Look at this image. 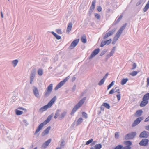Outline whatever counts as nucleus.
Masks as SVG:
<instances>
[{
  "label": "nucleus",
  "mask_w": 149,
  "mask_h": 149,
  "mask_svg": "<svg viewBox=\"0 0 149 149\" xmlns=\"http://www.w3.org/2000/svg\"><path fill=\"white\" fill-rule=\"evenodd\" d=\"M52 116H53L52 115H50L48 116L45 120L43 122L41 123L39 125L37 129L36 130V131L34 133L35 135L37 134L42 129L45 125L47 124L50 121Z\"/></svg>",
  "instance_id": "f257e3e1"
},
{
  "label": "nucleus",
  "mask_w": 149,
  "mask_h": 149,
  "mask_svg": "<svg viewBox=\"0 0 149 149\" xmlns=\"http://www.w3.org/2000/svg\"><path fill=\"white\" fill-rule=\"evenodd\" d=\"M86 98L84 97L73 108L71 113V114L74 113L76 111L83 105L86 100Z\"/></svg>",
  "instance_id": "f03ea898"
},
{
  "label": "nucleus",
  "mask_w": 149,
  "mask_h": 149,
  "mask_svg": "<svg viewBox=\"0 0 149 149\" xmlns=\"http://www.w3.org/2000/svg\"><path fill=\"white\" fill-rule=\"evenodd\" d=\"M126 26V24H125L123 25L118 30L117 33H116L114 38L115 40H117L120 36L123 31L125 29Z\"/></svg>",
  "instance_id": "7ed1b4c3"
},
{
  "label": "nucleus",
  "mask_w": 149,
  "mask_h": 149,
  "mask_svg": "<svg viewBox=\"0 0 149 149\" xmlns=\"http://www.w3.org/2000/svg\"><path fill=\"white\" fill-rule=\"evenodd\" d=\"M52 84H50L47 87V89L45 91L44 93V95L45 97H47L50 95L52 91Z\"/></svg>",
  "instance_id": "20e7f679"
},
{
  "label": "nucleus",
  "mask_w": 149,
  "mask_h": 149,
  "mask_svg": "<svg viewBox=\"0 0 149 149\" xmlns=\"http://www.w3.org/2000/svg\"><path fill=\"white\" fill-rule=\"evenodd\" d=\"M36 74V70L35 69H33L30 74V83L32 84L33 82V80L35 78Z\"/></svg>",
  "instance_id": "39448f33"
},
{
  "label": "nucleus",
  "mask_w": 149,
  "mask_h": 149,
  "mask_svg": "<svg viewBox=\"0 0 149 149\" xmlns=\"http://www.w3.org/2000/svg\"><path fill=\"white\" fill-rule=\"evenodd\" d=\"M116 30V28H114L111 30L109 31L108 32L106 33L103 37L104 40L106 39L108 37L113 35L115 32Z\"/></svg>",
  "instance_id": "423d86ee"
},
{
  "label": "nucleus",
  "mask_w": 149,
  "mask_h": 149,
  "mask_svg": "<svg viewBox=\"0 0 149 149\" xmlns=\"http://www.w3.org/2000/svg\"><path fill=\"white\" fill-rule=\"evenodd\" d=\"M136 133L135 132H133L127 134L125 137V140L131 139H133L136 135Z\"/></svg>",
  "instance_id": "0eeeda50"
},
{
  "label": "nucleus",
  "mask_w": 149,
  "mask_h": 149,
  "mask_svg": "<svg viewBox=\"0 0 149 149\" xmlns=\"http://www.w3.org/2000/svg\"><path fill=\"white\" fill-rule=\"evenodd\" d=\"M32 90L35 96L38 98H39L40 96L37 88L36 86H33L32 88Z\"/></svg>",
  "instance_id": "6e6552de"
},
{
  "label": "nucleus",
  "mask_w": 149,
  "mask_h": 149,
  "mask_svg": "<svg viewBox=\"0 0 149 149\" xmlns=\"http://www.w3.org/2000/svg\"><path fill=\"white\" fill-rule=\"evenodd\" d=\"M79 41V39H76L74 40L71 43L69 47L70 49H73L77 45Z\"/></svg>",
  "instance_id": "1a4fd4ad"
},
{
  "label": "nucleus",
  "mask_w": 149,
  "mask_h": 149,
  "mask_svg": "<svg viewBox=\"0 0 149 149\" xmlns=\"http://www.w3.org/2000/svg\"><path fill=\"white\" fill-rule=\"evenodd\" d=\"M143 118V117H140L137 118L134 122L132 124V127L136 126L138 124Z\"/></svg>",
  "instance_id": "9d476101"
},
{
  "label": "nucleus",
  "mask_w": 149,
  "mask_h": 149,
  "mask_svg": "<svg viewBox=\"0 0 149 149\" xmlns=\"http://www.w3.org/2000/svg\"><path fill=\"white\" fill-rule=\"evenodd\" d=\"M149 140L146 139H143L139 143L140 146H146L147 145Z\"/></svg>",
  "instance_id": "9b49d317"
},
{
  "label": "nucleus",
  "mask_w": 149,
  "mask_h": 149,
  "mask_svg": "<svg viewBox=\"0 0 149 149\" xmlns=\"http://www.w3.org/2000/svg\"><path fill=\"white\" fill-rule=\"evenodd\" d=\"M149 135V133L146 131H144L140 134L139 137L141 138H147Z\"/></svg>",
  "instance_id": "f8f14e48"
},
{
  "label": "nucleus",
  "mask_w": 149,
  "mask_h": 149,
  "mask_svg": "<svg viewBox=\"0 0 149 149\" xmlns=\"http://www.w3.org/2000/svg\"><path fill=\"white\" fill-rule=\"evenodd\" d=\"M51 139H49L46 141L42 145V148L43 149L45 148L49 144L51 141Z\"/></svg>",
  "instance_id": "ddd939ff"
},
{
  "label": "nucleus",
  "mask_w": 149,
  "mask_h": 149,
  "mask_svg": "<svg viewBox=\"0 0 149 149\" xmlns=\"http://www.w3.org/2000/svg\"><path fill=\"white\" fill-rule=\"evenodd\" d=\"M51 129V127L50 126L48 127L46 129H45L43 132L42 133V136H44L45 135L47 134L49 130Z\"/></svg>",
  "instance_id": "4468645a"
},
{
  "label": "nucleus",
  "mask_w": 149,
  "mask_h": 149,
  "mask_svg": "<svg viewBox=\"0 0 149 149\" xmlns=\"http://www.w3.org/2000/svg\"><path fill=\"white\" fill-rule=\"evenodd\" d=\"M56 100V96H54L51 99V100L48 103V104H47V105L49 108L51 107L52 106L54 102Z\"/></svg>",
  "instance_id": "2eb2a0df"
},
{
  "label": "nucleus",
  "mask_w": 149,
  "mask_h": 149,
  "mask_svg": "<svg viewBox=\"0 0 149 149\" xmlns=\"http://www.w3.org/2000/svg\"><path fill=\"white\" fill-rule=\"evenodd\" d=\"M48 108H49L47 105H45L41 107L38 111L39 112L42 113L43 112L46 111Z\"/></svg>",
  "instance_id": "dca6fc26"
},
{
  "label": "nucleus",
  "mask_w": 149,
  "mask_h": 149,
  "mask_svg": "<svg viewBox=\"0 0 149 149\" xmlns=\"http://www.w3.org/2000/svg\"><path fill=\"white\" fill-rule=\"evenodd\" d=\"M72 23L70 22L68 23L66 30V32L67 33H69L70 31H71L72 27Z\"/></svg>",
  "instance_id": "f3484780"
},
{
  "label": "nucleus",
  "mask_w": 149,
  "mask_h": 149,
  "mask_svg": "<svg viewBox=\"0 0 149 149\" xmlns=\"http://www.w3.org/2000/svg\"><path fill=\"white\" fill-rule=\"evenodd\" d=\"M19 61L17 59H15L11 61V63L14 67H15L18 63Z\"/></svg>",
  "instance_id": "a211bd4d"
},
{
  "label": "nucleus",
  "mask_w": 149,
  "mask_h": 149,
  "mask_svg": "<svg viewBox=\"0 0 149 149\" xmlns=\"http://www.w3.org/2000/svg\"><path fill=\"white\" fill-rule=\"evenodd\" d=\"M67 113V112L66 111H64L60 115L59 117V119L60 120H62L63 119L64 117L65 116L66 114Z\"/></svg>",
  "instance_id": "6ab92c4d"
},
{
  "label": "nucleus",
  "mask_w": 149,
  "mask_h": 149,
  "mask_svg": "<svg viewBox=\"0 0 149 149\" xmlns=\"http://www.w3.org/2000/svg\"><path fill=\"white\" fill-rule=\"evenodd\" d=\"M64 83L63 81H61L60 83H59L55 87L54 89L55 90H56L60 88L64 84Z\"/></svg>",
  "instance_id": "aec40b11"
},
{
  "label": "nucleus",
  "mask_w": 149,
  "mask_h": 149,
  "mask_svg": "<svg viewBox=\"0 0 149 149\" xmlns=\"http://www.w3.org/2000/svg\"><path fill=\"white\" fill-rule=\"evenodd\" d=\"M148 102V100H146L143 99V101L141 102L140 104V106L141 107H144L147 104Z\"/></svg>",
  "instance_id": "412c9836"
},
{
  "label": "nucleus",
  "mask_w": 149,
  "mask_h": 149,
  "mask_svg": "<svg viewBox=\"0 0 149 149\" xmlns=\"http://www.w3.org/2000/svg\"><path fill=\"white\" fill-rule=\"evenodd\" d=\"M143 111L141 110H138L135 114V116L136 117H139L141 116L142 113Z\"/></svg>",
  "instance_id": "4be33fe9"
},
{
  "label": "nucleus",
  "mask_w": 149,
  "mask_h": 149,
  "mask_svg": "<svg viewBox=\"0 0 149 149\" xmlns=\"http://www.w3.org/2000/svg\"><path fill=\"white\" fill-rule=\"evenodd\" d=\"M128 79L127 78H126L122 79L121 81V84L123 85L125 84L128 81Z\"/></svg>",
  "instance_id": "5701e85b"
},
{
  "label": "nucleus",
  "mask_w": 149,
  "mask_h": 149,
  "mask_svg": "<svg viewBox=\"0 0 149 149\" xmlns=\"http://www.w3.org/2000/svg\"><path fill=\"white\" fill-rule=\"evenodd\" d=\"M61 111V110L60 109H58L55 114L54 118L55 119L58 116H59L60 115V112Z\"/></svg>",
  "instance_id": "b1692460"
},
{
  "label": "nucleus",
  "mask_w": 149,
  "mask_h": 149,
  "mask_svg": "<svg viewBox=\"0 0 149 149\" xmlns=\"http://www.w3.org/2000/svg\"><path fill=\"white\" fill-rule=\"evenodd\" d=\"M19 110L17 109L15 110L16 114L17 115H20L23 113V111Z\"/></svg>",
  "instance_id": "393cba45"
},
{
  "label": "nucleus",
  "mask_w": 149,
  "mask_h": 149,
  "mask_svg": "<svg viewBox=\"0 0 149 149\" xmlns=\"http://www.w3.org/2000/svg\"><path fill=\"white\" fill-rule=\"evenodd\" d=\"M81 40L83 43H85L86 42V37L84 35L81 37Z\"/></svg>",
  "instance_id": "a878e982"
},
{
  "label": "nucleus",
  "mask_w": 149,
  "mask_h": 149,
  "mask_svg": "<svg viewBox=\"0 0 149 149\" xmlns=\"http://www.w3.org/2000/svg\"><path fill=\"white\" fill-rule=\"evenodd\" d=\"M51 33L57 39L60 40L61 39V37L60 36L54 32L52 31Z\"/></svg>",
  "instance_id": "bb28decb"
},
{
  "label": "nucleus",
  "mask_w": 149,
  "mask_h": 149,
  "mask_svg": "<svg viewBox=\"0 0 149 149\" xmlns=\"http://www.w3.org/2000/svg\"><path fill=\"white\" fill-rule=\"evenodd\" d=\"M149 8V0L148 2L146 4L145 6L143 9V11L144 12H146Z\"/></svg>",
  "instance_id": "cd10ccee"
},
{
  "label": "nucleus",
  "mask_w": 149,
  "mask_h": 149,
  "mask_svg": "<svg viewBox=\"0 0 149 149\" xmlns=\"http://www.w3.org/2000/svg\"><path fill=\"white\" fill-rule=\"evenodd\" d=\"M83 121V119L82 118H79L77 121V125L80 124Z\"/></svg>",
  "instance_id": "c85d7f7f"
},
{
  "label": "nucleus",
  "mask_w": 149,
  "mask_h": 149,
  "mask_svg": "<svg viewBox=\"0 0 149 149\" xmlns=\"http://www.w3.org/2000/svg\"><path fill=\"white\" fill-rule=\"evenodd\" d=\"M99 51L100 49L99 48H98L95 49L92 53L95 56L99 52Z\"/></svg>",
  "instance_id": "c756f323"
},
{
  "label": "nucleus",
  "mask_w": 149,
  "mask_h": 149,
  "mask_svg": "<svg viewBox=\"0 0 149 149\" xmlns=\"http://www.w3.org/2000/svg\"><path fill=\"white\" fill-rule=\"evenodd\" d=\"M143 99L148 100L149 99V93L146 94L143 96Z\"/></svg>",
  "instance_id": "7c9ffc66"
},
{
  "label": "nucleus",
  "mask_w": 149,
  "mask_h": 149,
  "mask_svg": "<svg viewBox=\"0 0 149 149\" xmlns=\"http://www.w3.org/2000/svg\"><path fill=\"white\" fill-rule=\"evenodd\" d=\"M102 106L105 107L107 109H109L110 107V106L107 103H104L102 104Z\"/></svg>",
  "instance_id": "2f4dec72"
},
{
  "label": "nucleus",
  "mask_w": 149,
  "mask_h": 149,
  "mask_svg": "<svg viewBox=\"0 0 149 149\" xmlns=\"http://www.w3.org/2000/svg\"><path fill=\"white\" fill-rule=\"evenodd\" d=\"M116 47L114 46L113 47L111 51L110 52V54L112 56L113 54L114 53L115 51L116 50Z\"/></svg>",
  "instance_id": "473e14b6"
},
{
  "label": "nucleus",
  "mask_w": 149,
  "mask_h": 149,
  "mask_svg": "<svg viewBox=\"0 0 149 149\" xmlns=\"http://www.w3.org/2000/svg\"><path fill=\"white\" fill-rule=\"evenodd\" d=\"M102 145L100 144H96L95 146V149H100L102 148Z\"/></svg>",
  "instance_id": "72a5a7b5"
},
{
  "label": "nucleus",
  "mask_w": 149,
  "mask_h": 149,
  "mask_svg": "<svg viewBox=\"0 0 149 149\" xmlns=\"http://www.w3.org/2000/svg\"><path fill=\"white\" fill-rule=\"evenodd\" d=\"M38 73L40 76H41L43 73V71L42 69H40L38 71Z\"/></svg>",
  "instance_id": "f704fd0d"
},
{
  "label": "nucleus",
  "mask_w": 149,
  "mask_h": 149,
  "mask_svg": "<svg viewBox=\"0 0 149 149\" xmlns=\"http://www.w3.org/2000/svg\"><path fill=\"white\" fill-rule=\"evenodd\" d=\"M125 144L127 146H130L132 145V143L130 141H127L125 142Z\"/></svg>",
  "instance_id": "c9c22d12"
},
{
  "label": "nucleus",
  "mask_w": 149,
  "mask_h": 149,
  "mask_svg": "<svg viewBox=\"0 0 149 149\" xmlns=\"http://www.w3.org/2000/svg\"><path fill=\"white\" fill-rule=\"evenodd\" d=\"M138 72L137 71H134L132 73H130V74L132 76H136L138 73Z\"/></svg>",
  "instance_id": "e433bc0d"
},
{
  "label": "nucleus",
  "mask_w": 149,
  "mask_h": 149,
  "mask_svg": "<svg viewBox=\"0 0 149 149\" xmlns=\"http://www.w3.org/2000/svg\"><path fill=\"white\" fill-rule=\"evenodd\" d=\"M114 81H112L111 83L108 86L107 90L109 89L113 86L114 85Z\"/></svg>",
  "instance_id": "4c0bfd02"
},
{
  "label": "nucleus",
  "mask_w": 149,
  "mask_h": 149,
  "mask_svg": "<svg viewBox=\"0 0 149 149\" xmlns=\"http://www.w3.org/2000/svg\"><path fill=\"white\" fill-rule=\"evenodd\" d=\"M95 17L98 19L100 20V15L98 14L95 13Z\"/></svg>",
  "instance_id": "58836bf2"
},
{
  "label": "nucleus",
  "mask_w": 149,
  "mask_h": 149,
  "mask_svg": "<svg viewBox=\"0 0 149 149\" xmlns=\"http://www.w3.org/2000/svg\"><path fill=\"white\" fill-rule=\"evenodd\" d=\"M82 116L85 118L86 119L88 118L87 114L85 112H83L82 113Z\"/></svg>",
  "instance_id": "ea45409f"
},
{
  "label": "nucleus",
  "mask_w": 149,
  "mask_h": 149,
  "mask_svg": "<svg viewBox=\"0 0 149 149\" xmlns=\"http://www.w3.org/2000/svg\"><path fill=\"white\" fill-rule=\"evenodd\" d=\"M104 79H102L98 83V85L100 86H101L103 85L104 82Z\"/></svg>",
  "instance_id": "a19ab883"
},
{
  "label": "nucleus",
  "mask_w": 149,
  "mask_h": 149,
  "mask_svg": "<svg viewBox=\"0 0 149 149\" xmlns=\"http://www.w3.org/2000/svg\"><path fill=\"white\" fill-rule=\"evenodd\" d=\"M18 109L19 110H21L24 111V112H27V110L23 107H19Z\"/></svg>",
  "instance_id": "79ce46f5"
},
{
  "label": "nucleus",
  "mask_w": 149,
  "mask_h": 149,
  "mask_svg": "<svg viewBox=\"0 0 149 149\" xmlns=\"http://www.w3.org/2000/svg\"><path fill=\"white\" fill-rule=\"evenodd\" d=\"M123 17L122 15H120L119 18L118 19L117 21L116 22V24H117L119 22L120 20Z\"/></svg>",
  "instance_id": "37998d69"
},
{
  "label": "nucleus",
  "mask_w": 149,
  "mask_h": 149,
  "mask_svg": "<svg viewBox=\"0 0 149 149\" xmlns=\"http://www.w3.org/2000/svg\"><path fill=\"white\" fill-rule=\"evenodd\" d=\"M56 31L57 33L59 34H61L62 33L61 29H57L56 30Z\"/></svg>",
  "instance_id": "c03bdc74"
},
{
  "label": "nucleus",
  "mask_w": 149,
  "mask_h": 149,
  "mask_svg": "<svg viewBox=\"0 0 149 149\" xmlns=\"http://www.w3.org/2000/svg\"><path fill=\"white\" fill-rule=\"evenodd\" d=\"M111 41L112 40L111 39L107 40L105 41V42H106V45H108L111 43Z\"/></svg>",
  "instance_id": "a18cd8bd"
},
{
  "label": "nucleus",
  "mask_w": 149,
  "mask_h": 149,
  "mask_svg": "<svg viewBox=\"0 0 149 149\" xmlns=\"http://www.w3.org/2000/svg\"><path fill=\"white\" fill-rule=\"evenodd\" d=\"M93 141V139H91L87 141L86 142V144L87 145L89 144L90 143H91Z\"/></svg>",
  "instance_id": "49530a36"
},
{
  "label": "nucleus",
  "mask_w": 149,
  "mask_h": 149,
  "mask_svg": "<svg viewBox=\"0 0 149 149\" xmlns=\"http://www.w3.org/2000/svg\"><path fill=\"white\" fill-rule=\"evenodd\" d=\"M123 146L121 145H118L116 146L114 149H122Z\"/></svg>",
  "instance_id": "de8ad7c7"
},
{
  "label": "nucleus",
  "mask_w": 149,
  "mask_h": 149,
  "mask_svg": "<svg viewBox=\"0 0 149 149\" xmlns=\"http://www.w3.org/2000/svg\"><path fill=\"white\" fill-rule=\"evenodd\" d=\"M95 7L92 6H91L90 7L89 11V13H91L93 11L95 8Z\"/></svg>",
  "instance_id": "09e8293b"
},
{
  "label": "nucleus",
  "mask_w": 149,
  "mask_h": 149,
  "mask_svg": "<svg viewBox=\"0 0 149 149\" xmlns=\"http://www.w3.org/2000/svg\"><path fill=\"white\" fill-rule=\"evenodd\" d=\"M106 45V43L105 41H102L101 43L100 47H102Z\"/></svg>",
  "instance_id": "8fccbe9b"
},
{
  "label": "nucleus",
  "mask_w": 149,
  "mask_h": 149,
  "mask_svg": "<svg viewBox=\"0 0 149 149\" xmlns=\"http://www.w3.org/2000/svg\"><path fill=\"white\" fill-rule=\"evenodd\" d=\"M70 78V77L69 76H68L67 77H66L65 78V79L63 81H63V83L64 84H65V83L68 80V79H69Z\"/></svg>",
  "instance_id": "3c124183"
},
{
  "label": "nucleus",
  "mask_w": 149,
  "mask_h": 149,
  "mask_svg": "<svg viewBox=\"0 0 149 149\" xmlns=\"http://www.w3.org/2000/svg\"><path fill=\"white\" fill-rule=\"evenodd\" d=\"M131 147L130 146H125L124 147H122V149H131Z\"/></svg>",
  "instance_id": "603ef678"
},
{
  "label": "nucleus",
  "mask_w": 149,
  "mask_h": 149,
  "mask_svg": "<svg viewBox=\"0 0 149 149\" xmlns=\"http://www.w3.org/2000/svg\"><path fill=\"white\" fill-rule=\"evenodd\" d=\"M115 90L113 88L112 89L110 90L109 93V94H113L114 93Z\"/></svg>",
  "instance_id": "864d4df0"
},
{
  "label": "nucleus",
  "mask_w": 149,
  "mask_h": 149,
  "mask_svg": "<svg viewBox=\"0 0 149 149\" xmlns=\"http://www.w3.org/2000/svg\"><path fill=\"white\" fill-rule=\"evenodd\" d=\"M106 52V50H103L100 54V56H102Z\"/></svg>",
  "instance_id": "5fc2aeb1"
},
{
  "label": "nucleus",
  "mask_w": 149,
  "mask_h": 149,
  "mask_svg": "<svg viewBox=\"0 0 149 149\" xmlns=\"http://www.w3.org/2000/svg\"><path fill=\"white\" fill-rule=\"evenodd\" d=\"M115 138L117 139L119 138V134L118 132H116L115 134Z\"/></svg>",
  "instance_id": "6e6d98bb"
},
{
  "label": "nucleus",
  "mask_w": 149,
  "mask_h": 149,
  "mask_svg": "<svg viewBox=\"0 0 149 149\" xmlns=\"http://www.w3.org/2000/svg\"><path fill=\"white\" fill-rule=\"evenodd\" d=\"M23 121L24 123H25V125L26 126H27L28 125L29 123L26 120H25V119L23 120Z\"/></svg>",
  "instance_id": "4d7b16f0"
},
{
  "label": "nucleus",
  "mask_w": 149,
  "mask_h": 149,
  "mask_svg": "<svg viewBox=\"0 0 149 149\" xmlns=\"http://www.w3.org/2000/svg\"><path fill=\"white\" fill-rule=\"evenodd\" d=\"M97 10L99 12H100L102 10V8L100 6H98L97 7Z\"/></svg>",
  "instance_id": "13d9d810"
},
{
  "label": "nucleus",
  "mask_w": 149,
  "mask_h": 149,
  "mask_svg": "<svg viewBox=\"0 0 149 149\" xmlns=\"http://www.w3.org/2000/svg\"><path fill=\"white\" fill-rule=\"evenodd\" d=\"M136 63H133V64L132 68V70L136 68Z\"/></svg>",
  "instance_id": "bf43d9fd"
},
{
  "label": "nucleus",
  "mask_w": 149,
  "mask_h": 149,
  "mask_svg": "<svg viewBox=\"0 0 149 149\" xmlns=\"http://www.w3.org/2000/svg\"><path fill=\"white\" fill-rule=\"evenodd\" d=\"M96 1L95 0H93L92 2V5L91 6L95 7V4Z\"/></svg>",
  "instance_id": "052dcab7"
},
{
  "label": "nucleus",
  "mask_w": 149,
  "mask_h": 149,
  "mask_svg": "<svg viewBox=\"0 0 149 149\" xmlns=\"http://www.w3.org/2000/svg\"><path fill=\"white\" fill-rule=\"evenodd\" d=\"M95 56L93 54L91 53L90 56L89 57V59H91Z\"/></svg>",
  "instance_id": "680f3d73"
},
{
  "label": "nucleus",
  "mask_w": 149,
  "mask_h": 149,
  "mask_svg": "<svg viewBox=\"0 0 149 149\" xmlns=\"http://www.w3.org/2000/svg\"><path fill=\"white\" fill-rule=\"evenodd\" d=\"M120 96H121L120 94H118V95H117V99H118V100H119L120 99Z\"/></svg>",
  "instance_id": "e2e57ef3"
},
{
  "label": "nucleus",
  "mask_w": 149,
  "mask_h": 149,
  "mask_svg": "<svg viewBox=\"0 0 149 149\" xmlns=\"http://www.w3.org/2000/svg\"><path fill=\"white\" fill-rule=\"evenodd\" d=\"M64 141H63L60 144V147L61 148L63 147V146L64 145Z\"/></svg>",
  "instance_id": "0e129e2a"
},
{
  "label": "nucleus",
  "mask_w": 149,
  "mask_h": 149,
  "mask_svg": "<svg viewBox=\"0 0 149 149\" xmlns=\"http://www.w3.org/2000/svg\"><path fill=\"white\" fill-rule=\"evenodd\" d=\"M147 86L148 87L149 86V77L147 78Z\"/></svg>",
  "instance_id": "69168bd1"
},
{
  "label": "nucleus",
  "mask_w": 149,
  "mask_h": 149,
  "mask_svg": "<svg viewBox=\"0 0 149 149\" xmlns=\"http://www.w3.org/2000/svg\"><path fill=\"white\" fill-rule=\"evenodd\" d=\"M111 56H112L110 54H109L107 55L106 58L107 59Z\"/></svg>",
  "instance_id": "338daca9"
},
{
  "label": "nucleus",
  "mask_w": 149,
  "mask_h": 149,
  "mask_svg": "<svg viewBox=\"0 0 149 149\" xmlns=\"http://www.w3.org/2000/svg\"><path fill=\"white\" fill-rule=\"evenodd\" d=\"M145 129L146 130L149 131V125H147L145 127Z\"/></svg>",
  "instance_id": "774afa93"
}]
</instances>
